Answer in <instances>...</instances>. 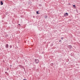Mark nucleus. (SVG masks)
<instances>
[{"instance_id": "16", "label": "nucleus", "mask_w": 80, "mask_h": 80, "mask_svg": "<svg viewBox=\"0 0 80 80\" xmlns=\"http://www.w3.org/2000/svg\"><path fill=\"white\" fill-rule=\"evenodd\" d=\"M22 68H24V67H22Z\"/></svg>"}, {"instance_id": "17", "label": "nucleus", "mask_w": 80, "mask_h": 80, "mask_svg": "<svg viewBox=\"0 0 80 80\" xmlns=\"http://www.w3.org/2000/svg\"><path fill=\"white\" fill-rule=\"evenodd\" d=\"M7 73V72H5V73Z\"/></svg>"}, {"instance_id": "5", "label": "nucleus", "mask_w": 80, "mask_h": 80, "mask_svg": "<svg viewBox=\"0 0 80 80\" xmlns=\"http://www.w3.org/2000/svg\"><path fill=\"white\" fill-rule=\"evenodd\" d=\"M1 5H3V3L2 1H1Z\"/></svg>"}, {"instance_id": "13", "label": "nucleus", "mask_w": 80, "mask_h": 80, "mask_svg": "<svg viewBox=\"0 0 80 80\" xmlns=\"http://www.w3.org/2000/svg\"><path fill=\"white\" fill-rule=\"evenodd\" d=\"M61 39L63 40V37L61 38Z\"/></svg>"}, {"instance_id": "1", "label": "nucleus", "mask_w": 80, "mask_h": 80, "mask_svg": "<svg viewBox=\"0 0 80 80\" xmlns=\"http://www.w3.org/2000/svg\"><path fill=\"white\" fill-rule=\"evenodd\" d=\"M35 62L36 63H38L39 62V60H38V59H35Z\"/></svg>"}, {"instance_id": "11", "label": "nucleus", "mask_w": 80, "mask_h": 80, "mask_svg": "<svg viewBox=\"0 0 80 80\" xmlns=\"http://www.w3.org/2000/svg\"><path fill=\"white\" fill-rule=\"evenodd\" d=\"M9 47L10 48H12V45H10L9 46Z\"/></svg>"}, {"instance_id": "18", "label": "nucleus", "mask_w": 80, "mask_h": 80, "mask_svg": "<svg viewBox=\"0 0 80 80\" xmlns=\"http://www.w3.org/2000/svg\"><path fill=\"white\" fill-rule=\"evenodd\" d=\"M10 67H12V65H10Z\"/></svg>"}, {"instance_id": "8", "label": "nucleus", "mask_w": 80, "mask_h": 80, "mask_svg": "<svg viewBox=\"0 0 80 80\" xmlns=\"http://www.w3.org/2000/svg\"><path fill=\"white\" fill-rule=\"evenodd\" d=\"M18 27H20V24H18Z\"/></svg>"}, {"instance_id": "2", "label": "nucleus", "mask_w": 80, "mask_h": 80, "mask_svg": "<svg viewBox=\"0 0 80 80\" xmlns=\"http://www.w3.org/2000/svg\"><path fill=\"white\" fill-rule=\"evenodd\" d=\"M68 14L67 12H66L64 14V17H66V16H68Z\"/></svg>"}, {"instance_id": "3", "label": "nucleus", "mask_w": 80, "mask_h": 80, "mask_svg": "<svg viewBox=\"0 0 80 80\" xmlns=\"http://www.w3.org/2000/svg\"><path fill=\"white\" fill-rule=\"evenodd\" d=\"M68 48H72V46L71 45H69V46H68Z\"/></svg>"}, {"instance_id": "7", "label": "nucleus", "mask_w": 80, "mask_h": 80, "mask_svg": "<svg viewBox=\"0 0 80 80\" xmlns=\"http://www.w3.org/2000/svg\"><path fill=\"white\" fill-rule=\"evenodd\" d=\"M51 66H53V63H51Z\"/></svg>"}, {"instance_id": "14", "label": "nucleus", "mask_w": 80, "mask_h": 80, "mask_svg": "<svg viewBox=\"0 0 80 80\" xmlns=\"http://www.w3.org/2000/svg\"><path fill=\"white\" fill-rule=\"evenodd\" d=\"M62 42V40H60L59 41V42Z\"/></svg>"}, {"instance_id": "4", "label": "nucleus", "mask_w": 80, "mask_h": 80, "mask_svg": "<svg viewBox=\"0 0 80 80\" xmlns=\"http://www.w3.org/2000/svg\"><path fill=\"white\" fill-rule=\"evenodd\" d=\"M6 48H8V44H6Z\"/></svg>"}, {"instance_id": "12", "label": "nucleus", "mask_w": 80, "mask_h": 80, "mask_svg": "<svg viewBox=\"0 0 80 80\" xmlns=\"http://www.w3.org/2000/svg\"><path fill=\"white\" fill-rule=\"evenodd\" d=\"M39 6H40V7H41V6H42V4H39Z\"/></svg>"}, {"instance_id": "6", "label": "nucleus", "mask_w": 80, "mask_h": 80, "mask_svg": "<svg viewBox=\"0 0 80 80\" xmlns=\"http://www.w3.org/2000/svg\"><path fill=\"white\" fill-rule=\"evenodd\" d=\"M73 7L74 8H76V6H75V5H73Z\"/></svg>"}, {"instance_id": "15", "label": "nucleus", "mask_w": 80, "mask_h": 80, "mask_svg": "<svg viewBox=\"0 0 80 80\" xmlns=\"http://www.w3.org/2000/svg\"><path fill=\"white\" fill-rule=\"evenodd\" d=\"M9 70V68H8L7 69V70Z\"/></svg>"}, {"instance_id": "9", "label": "nucleus", "mask_w": 80, "mask_h": 80, "mask_svg": "<svg viewBox=\"0 0 80 80\" xmlns=\"http://www.w3.org/2000/svg\"><path fill=\"white\" fill-rule=\"evenodd\" d=\"M45 18H47V16H45Z\"/></svg>"}, {"instance_id": "10", "label": "nucleus", "mask_w": 80, "mask_h": 80, "mask_svg": "<svg viewBox=\"0 0 80 80\" xmlns=\"http://www.w3.org/2000/svg\"><path fill=\"white\" fill-rule=\"evenodd\" d=\"M36 13L37 14H39V13H38V11H37Z\"/></svg>"}]
</instances>
